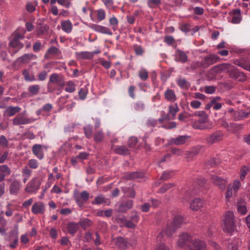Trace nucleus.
Returning a JSON list of instances; mask_svg holds the SVG:
<instances>
[{"mask_svg":"<svg viewBox=\"0 0 250 250\" xmlns=\"http://www.w3.org/2000/svg\"><path fill=\"white\" fill-rule=\"evenodd\" d=\"M26 32V31L24 28H18L12 35L9 45L13 48H17V50L12 52L11 55H14L23 47L24 44L20 42V40L24 39Z\"/></svg>","mask_w":250,"mask_h":250,"instance_id":"nucleus-1","label":"nucleus"},{"mask_svg":"<svg viewBox=\"0 0 250 250\" xmlns=\"http://www.w3.org/2000/svg\"><path fill=\"white\" fill-rule=\"evenodd\" d=\"M184 223L183 217L181 215L175 216L170 224H168L165 229L159 233L158 239H160L165 234L168 237L171 236L177 229L180 228Z\"/></svg>","mask_w":250,"mask_h":250,"instance_id":"nucleus-2","label":"nucleus"},{"mask_svg":"<svg viewBox=\"0 0 250 250\" xmlns=\"http://www.w3.org/2000/svg\"><path fill=\"white\" fill-rule=\"evenodd\" d=\"M222 228L224 231L231 233L235 229L234 215L232 211H228L222 216Z\"/></svg>","mask_w":250,"mask_h":250,"instance_id":"nucleus-3","label":"nucleus"},{"mask_svg":"<svg viewBox=\"0 0 250 250\" xmlns=\"http://www.w3.org/2000/svg\"><path fill=\"white\" fill-rule=\"evenodd\" d=\"M219 59V57L217 55L210 54L206 56L201 62H193L191 65V68L195 69L201 66H202L203 68H207L209 66L218 62Z\"/></svg>","mask_w":250,"mask_h":250,"instance_id":"nucleus-4","label":"nucleus"},{"mask_svg":"<svg viewBox=\"0 0 250 250\" xmlns=\"http://www.w3.org/2000/svg\"><path fill=\"white\" fill-rule=\"evenodd\" d=\"M192 242V237L189 234L183 233L179 235L177 245L178 247L183 248L185 250L186 248L190 246Z\"/></svg>","mask_w":250,"mask_h":250,"instance_id":"nucleus-5","label":"nucleus"},{"mask_svg":"<svg viewBox=\"0 0 250 250\" xmlns=\"http://www.w3.org/2000/svg\"><path fill=\"white\" fill-rule=\"evenodd\" d=\"M227 73L230 78L239 82H244L247 79L246 75L244 73L238 71L231 65Z\"/></svg>","mask_w":250,"mask_h":250,"instance_id":"nucleus-6","label":"nucleus"},{"mask_svg":"<svg viewBox=\"0 0 250 250\" xmlns=\"http://www.w3.org/2000/svg\"><path fill=\"white\" fill-rule=\"evenodd\" d=\"M10 183L9 193L11 195L17 196L21 188V182L17 179L10 178L8 180Z\"/></svg>","mask_w":250,"mask_h":250,"instance_id":"nucleus-7","label":"nucleus"},{"mask_svg":"<svg viewBox=\"0 0 250 250\" xmlns=\"http://www.w3.org/2000/svg\"><path fill=\"white\" fill-rule=\"evenodd\" d=\"M224 134L220 130H216L210 135L206 139V143L209 145L217 143L221 141L223 138Z\"/></svg>","mask_w":250,"mask_h":250,"instance_id":"nucleus-8","label":"nucleus"},{"mask_svg":"<svg viewBox=\"0 0 250 250\" xmlns=\"http://www.w3.org/2000/svg\"><path fill=\"white\" fill-rule=\"evenodd\" d=\"M36 120L33 118H28L22 114H19L13 119V124L14 125H27L33 123Z\"/></svg>","mask_w":250,"mask_h":250,"instance_id":"nucleus-9","label":"nucleus"},{"mask_svg":"<svg viewBox=\"0 0 250 250\" xmlns=\"http://www.w3.org/2000/svg\"><path fill=\"white\" fill-rule=\"evenodd\" d=\"M8 241L10 242L9 247L12 249L15 248L19 242L18 225L14 226V229L9 233Z\"/></svg>","mask_w":250,"mask_h":250,"instance_id":"nucleus-10","label":"nucleus"},{"mask_svg":"<svg viewBox=\"0 0 250 250\" xmlns=\"http://www.w3.org/2000/svg\"><path fill=\"white\" fill-rule=\"evenodd\" d=\"M89 197V194L86 190L83 191L81 193H75L74 198L76 204L79 207H82L83 206Z\"/></svg>","mask_w":250,"mask_h":250,"instance_id":"nucleus-11","label":"nucleus"},{"mask_svg":"<svg viewBox=\"0 0 250 250\" xmlns=\"http://www.w3.org/2000/svg\"><path fill=\"white\" fill-rule=\"evenodd\" d=\"M41 184V182L37 178H33L27 184L25 190L28 193L35 192L40 188Z\"/></svg>","mask_w":250,"mask_h":250,"instance_id":"nucleus-12","label":"nucleus"},{"mask_svg":"<svg viewBox=\"0 0 250 250\" xmlns=\"http://www.w3.org/2000/svg\"><path fill=\"white\" fill-rule=\"evenodd\" d=\"M48 82L49 83H56L59 86H62L65 83L64 77L62 74L54 73L50 75Z\"/></svg>","mask_w":250,"mask_h":250,"instance_id":"nucleus-13","label":"nucleus"},{"mask_svg":"<svg viewBox=\"0 0 250 250\" xmlns=\"http://www.w3.org/2000/svg\"><path fill=\"white\" fill-rule=\"evenodd\" d=\"M207 245L202 240L196 239L192 241L189 247L186 248L185 250H206Z\"/></svg>","mask_w":250,"mask_h":250,"instance_id":"nucleus-14","label":"nucleus"},{"mask_svg":"<svg viewBox=\"0 0 250 250\" xmlns=\"http://www.w3.org/2000/svg\"><path fill=\"white\" fill-rule=\"evenodd\" d=\"M50 55L55 56L58 59H61L62 57L61 50L54 46H51L47 49L44 57L46 59H50Z\"/></svg>","mask_w":250,"mask_h":250,"instance_id":"nucleus-15","label":"nucleus"},{"mask_svg":"<svg viewBox=\"0 0 250 250\" xmlns=\"http://www.w3.org/2000/svg\"><path fill=\"white\" fill-rule=\"evenodd\" d=\"M211 182L218 186L222 190H224L227 185V181L225 179L216 175H212L210 177Z\"/></svg>","mask_w":250,"mask_h":250,"instance_id":"nucleus-16","label":"nucleus"},{"mask_svg":"<svg viewBox=\"0 0 250 250\" xmlns=\"http://www.w3.org/2000/svg\"><path fill=\"white\" fill-rule=\"evenodd\" d=\"M118 207L116 211L119 213H124L132 208L133 206V201L127 200L125 202L118 203L116 204Z\"/></svg>","mask_w":250,"mask_h":250,"instance_id":"nucleus-17","label":"nucleus"},{"mask_svg":"<svg viewBox=\"0 0 250 250\" xmlns=\"http://www.w3.org/2000/svg\"><path fill=\"white\" fill-rule=\"evenodd\" d=\"M174 60L176 62L186 63L188 61V57L185 52L177 48L175 52Z\"/></svg>","mask_w":250,"mask_h":250,"instance_id":"nucleus-18","label":"nucleus"},{"mask_svg":"<svg viewBox=\"0 0 250 250\" xmlns=\"http://www.w3.org/2000/svg\"><path fill=\"white\" fill-rule=\"evenodd\" d=\"M43 148L45 149L47 147L39 144H35L32 146V152L38 159L42 160L44 157Z\"/></svg>","mask_w":250,"mask_h":250,"instance_id":"nucleus-19","label":"nucleus"},{"mask_svg":"<svg viewBox=\"0 0 250 250\" xmlns=\"http://www.w3.org/2000/svg\"><path fill=\"white\" fill-rule=\"evenodd\" d=\"M190 138L188 135H181L177 137L171 138L170 143L171 144L176 146H181L185 144Z\"/></svg>","mask_w":250,"mask_h":250,"instance_id":"nucleus-20","label":"nucleus"},{"mask_svg":"<svg viewBox=\"0 0 250 250\" xmlns=\"http://www.w3.org/2000/svg\"><path fill=\"white\" fill-rule=\"evenodd\" d=\"M89 27L90 28H91L96 32H100L104 34H107L108 35H112V32L107 27L96 24H91L89 26Z\"/></svg>","mask_w":250,"mask_h":250,"instance_id":"nucleus-21","label":"nucleus"},{"mask_svg":"<svg viewBox=\"0 0 250 250\" xmlns=\"http://www.w3.org/2000/svg\"><path fill=\"white\" fill-rule=\"evenodd\" d=\"M231 67V65L228 63L219 64L214 66L211 69L212 72L214 73H220L222 72H227Z\"/></svg>","mask_w":250,"mask_h":250,"instance_id":"nucleus-22","label":"nucleus"},{"mask_svg":"<svg viewBox=\"0 0 250 250\" xmlns=\"http://www.w3.org/2000/svg\"><path fill=\"white\" fill-rule=\"evenodd\" d=\"M31 210L35 214H43L45 211V207L43 203L42 202L34 203L32 206Z\"/></svg>","mask_w":250,"mask_h":250,"instance_id":"nucleus-23","label":"nucleus"},{"mask_svg":"<svg viewBox=\"0 0 250 250\" xmlns=\"http://www.w3.org/2000/svg\"><path fill=\"white\" fill-rule=\"evenodd\" d=\"M235 65H238L244 69L250 71V61L241 58L240 59L236 60L234 61Z\"/></svg>","mask_w":250,"mask_h":250,"instance_id":"nucleus-24","label":"nucleus"},{"mask_svg":"<svg viewBox=\"0 0 250 250\" xmlns=\"http://www.w3.org/2000/svg\"><path fill=\"white\" fill-rule=\"evenodd\" d=\"M11 173L10 167L6 165H0V183L3 181L5 177Z\"/></svg>","mask_w":250,"mask_h":250,"instance_id":"nucleus-25","label":"nucleus"},{"mask_svg":"<svg viewBox=\"0 0 250 250\" xmlns=\"http://www.w3.org/2000/svg\"><path fill=\"white\" fill-rule=\"evenodd\" d=\"M113 151L115 153L122 155H127L130 154V150L125 146H115L113 147Z\"/></svg>","mask_w":250,"mask_h":250,"instance_id":"nucleus-26","label":"nucleus"},{"mask_svg":"<svg viewBox=\"0 0 250 250\" xmlns=\"http://www.w3.org/2000/svg\"><path fill=\"white\" fill-rule=\"evenodd\" d=\"M165 99L168 102L173 103L177 100L175 91L170 88H167L164 93Z\"/></svg>","mask_w":250,"mask_h":250,"instance_id":"nucleus-27","label":"nucleus"},{"mask_svg":"<svg viewBox=\"0 0 250 250\" xmlns=\"http://www.w3.org/2000/svg\"><path fill=\"white\" fill-rule=\"evenodd\" d=\"M203 206V201L199 198H195L189 203V208L193 211L199 210Z\"/></svg>","mask_w":250,"mask_h":250,"instance_id":"nucleus-28","label":"nucleus"},{"mask_svg":"<svg viewBox=\"0 0 250 250\" xmlns=\"http://www.w3.org/2000/svg\"><path fill=\"white\" fill-rule=\"evenodd\" d=\"M144 176V173L139 171H134L132 172H126L125 173L124 178L127 180H134L139 178H142Z\"/></svg>","mask_w":250,"mask_h":250,"instance_id":"nucleus-29","label":"nucleus"},{"mask_svg":"<svg viewBox=\"0 0 250 250\" xmlns=\"http://www.w3.org/2000/svg\"><path fill=\"white\" fill-rule=\"evenodd\" d=\"M91 203L94 205H101L103 204H106L107 205H109L110 204V201L109 199L106 198L103 195L100 194L96 196Z\"/></svg>","mask_w":250,"mask_h":250,"instance_id":"nucleus-30","label":"nucleus"},{"mask_svg":"<svg viewBox=\"0 0 250 250\" xmlns=\"http://www.w3.org/2000/svg\"><path fill=\"white\" fill-rule=\"evenodd\" d=\"M62 29L67 33H70L72 30L73 25L70 20L62 21L61 22Z\"/></svg>","mask_w":250,"mask_h":250,"instance_id":"nucleus-31","label":"nucleus"},{"mask_svg":"<svg viewBox=\"0 0 250 250\" xmlns=\"http://www.w3.org/2000/svg\"><path fill=\"white\" fill-rule=\"evenodd\" d=\"M66 229L68 233L74 235L79 229V224L74 222H69L67 225Z\"/></svg>","mask_w":250,"mask_h":250,"instance_id":"nucleus-32","label":"nucleus"},{"mask_svg":"<svg viewBox=\"0 0 250 250\" xmlns=\"http://www.w3.org/2000/svg\"><path fill=\"white\" fill-rule=\"evenodd\" d=\"M37 56L33 54H25L17 59L18 62L21 63H26L32 59H36Z\"/></svg>","mask_w":250,"mask_h":250,"instance_id":"nucleus-33","label":"nucleus"},{"mask_svg":"<svg viewBox=\"0 0 250 250\" xmlns=\"http://www.w3.org/2000/svg\"><path fill=\"white\" fill-rule=\"evenodd\" d=\"M76 56L77 59H88L90 60L93 58V54L91 52L82 51L80 52H76Z\"/></svg>","mask_w":250,"mask_h":250,"instance_id":"nucleus-34","label":"nucleus"},{"mask_svg":"<svg viewBox=\"0 0 250 250\" xmlns=\"http://www.w3.org/2000/svg\"><path fill=\"white\" fill-rule=\"evenodd\" d=\"M21 108L19 106H8L5 110V113L9 117H11L20 111Z\"/></svg>","mask_w":250,"mask_h":250,"instance_id":"nucleus-35","label":"nucleus"},{"mask_svg":"<svg viewBox=\"0 0 250 250\" xmlns=\"http://www.w3.org/2000/svg\"><path fill=\"white\" fill-rule=\"evenodd\" d=\"M250 116V111L246 112L245 111L241 110L238 113H235L234 116V120L235 121H240L245 118H247Z\"/></svg>","mask_w":250,"mask_h":250,"instance_id":"nucleus-36","label":"nucleus"},{"mask_svg":"<svg viewBox=\"0 0 250 250\" xmlns=\"http://www.w3.org/2000/svg\"><path fill=\"white\" fill-rule=\"evenodd\" d=\"M40 88L41 87L39 84H34L30 85L28 87V90L30 96L33 97L34 96L38 95L39 92Z\"/></svg>","mask_w":250,"mask_h":250,"instance_id":"nucleus-37","label":"nucleus"},{"mask_svg":"<svg viewBox=\"0 0 250 250\" xmlns=\"http://www.w3.org/2000/svg\"><path fill=\"white\" fill-rule=\"evenodd\" d=\"M133 108L137 111H143L145 109L146 105L142 101H137L134 103Z\"/></svg>","mask_w":250,"mask_h":250,"instance_id":"nucleus-38","label":"nucleus"},{"mask_svg":"<svg viewBox=\"0 0 250 250\" xmlns=\"http://www.w3.org/2000/svg\"><path fill=\"white\" fill-rule=\"evenodd\" d=\"M177 84L182 89L188 88L190 86L189 83L185 78H179L176 80Z\"/></svg>","mask_w":250,"mask_h":250,"instance_id":"nucleus-39","label":"nucleus"},{"mask_svg":"<svg viewBox=\"0 0 250 250\" xmlns=\"http://www.w3.org/2000/svg\"><path fill=\"white\" fill-rule=\"evenodd\" d=\"M116 244L121 249H125L127 247V241L123 237H118L116 239Z\"/></svg>","mask_w":250,"mask_h":250,"instance_id":"nucleus-40","label":"nucleus"},{"mask_svg":"<svg viewBox=\"0 0 250 250\" xmlns=\"http://www.w3.org/2000/svg\"><path fill=\"white\" fill-rule=\"evenodd\" d=\"M79 226L80 225L83 229H86L92 225L91 221L88 219L85 218L81 220L79 222Z\"/></svg>","mask_w":250,"mask_h":250,"instance_id":"nucleus-41","label":"nucleus"},{"mask_svg":"<svg viewBox=\"0 0 250 250\" xmlns=\"http://www.w3.org/2000/svg\"><path fill=\"white\" fill-rule=\"evenodd\" d=\"M201 148L199 146L194 147L192 150L187 153L188 158H193L200 152Z\"/></svg>","mask_w":250,"mask_h":250,"instance_id":"nucleus-42","label":"nucleus"},{"mask_svg":"<svg viewBox=\"0 0 250 250\" xmlns=\"http://www.w3.org/2000/svg\"><path fill=\"white\" fill-rule=\"evenodd\" d=\"M168 108V114L171 115V119L174 120L176 113L179 110V108L177 104H175L174 106L170 105L169 106Z\"/></svg>","mask_w":250,"mask_h":250,"instance_id":"nucleus-43","label":"nucleus"},{"mask_svg":"<svg viewBox=\"0 0 250 250\" xmlns=\"http://www.w3.org/2000/svg\"><path fill=\"white\" fill-rule=\"evenodd\" d=\"M250 171V166H244L242 167L240 169V178L242 181H243L245 178L246 175L248 174V173Z\"/></svg>","mask_w":250,"mask_h":250,"instance_id":"nucleus-44","label":"nucleus"},{"mask_svg":"<svg viewBox=\"0 0 250 250\" xmlns=\"http://www.w3.org/2000/svg\"><path fill=\"white\" fill-rule=\"evenodd\" d=\"M75 84L72 81H68L66 83L65 91L69 93H73L75 91Z\"/></svg>","mask_w":250,"mask_h":250,"instance_id":"nucleus-45","label":"nucleus"},{"mask_svg":"<svg viewBox=\"0 0 250 250\" xmlns=\"http://www.w3.org/2000/svg\"><path fill=\"white\" fill-rule=\"evenodd\" d=\"M22 75L24 76V80L26 81L33 82L36 81L37 79L34 75H30L28 71L24 69L22 71Z\"/></svg>","mask_w":250,"mask_h":250,"instance_id":"nucleus-46","label":"nucleus"},{"mask_svg":"<svg viewBox=\"0 0 250 250\" xmlns=\"http://www.w3.org/2000/svg\"><path fill=\"white\" fill-rule=\"evenodd\" d=\"M138 76L141 80L145 81L148 78V73L145 68H142L138 72Z\"/></svg>","mask_w":250,"mask_h":250,"instance_id":"nucleus-47","label":"nucleus"},{"mask_svg":"<svg viewBox=\"0 0 250 250\" xmlns=\"http://www.w3.org/2000/svg\"><path fill=\"white\" fill-rule=\"evenodd\" d=\"M84 133L87 138L91 137L93 133V127L90 125H88L83 127Z\"/></svg>","mask_w":250,"mask_h":250,"instance_id":"nucleus-48","label":"nucleus"},{"mask_svg":"<svg viewBox=\"0 0 250 250\" xmlns=\"http://www.w3.org/2000/svg\"><path fill=\"white\" fill-rule=\"evenodd\" d=\"M175 186V184L172 183H166L163 185L159 189V192L161 193H164L168 189Z\"/></svg>","mask_w":250,"mask_h":250,"instance_id":"nucleus-49","label":"nucleus"},{"mask_svg":"<svg viewBox=\"0 0 250 250\" xmlns=\"http://www.w3.org/2000/svg\"><path fill=\"white\" fill-rule=\"evenodd\" d=\"M53 108L52 105L50 103H47L45 104L42 108V110L43 116L49 115V113Z\"/></svg>","mask_w":250,"mask_h":250,"instance_id":"nucleus-50","label":"nucleus"},{"mask_svg":"<svg viewBox=\"0 0 250 250\" xmlns=\"http://www.w3.org/2000/svg\"><path fill=\"white\" fill-rule=\"evenodd\" d=\"M104 138V134L102 130L96 132L94 134V140L96 142H101Z\"/></svg>","mask_w":250,"mask_h":250,"instance_id":"nucleus-51","label":"nucleus"},{"mask_svg":"<svg viewBox=\"0 0 250 250\" xmlns=\"http://www.w3.org/2000/svg\"><path fill=\"white\" fill-rule=\"evenodd\" d=\"M49 29V27L48 25L46 24L43 25L37 30V34L40 36L45 35L47 33Z\"/></svg>","mask_w":250,"mask_h":250,"instance_id":"nucleus-52","label":"nucleus"},{"mask_svg":"<svg viewBox=\"0 0 250 250\" xmlns=\"http://www.w3.org/2000/svg\"><path fill=\"white\" fill-rule=\"evenodd\" d=\"M102 1L109 10H114L116 8V6L114 5L113 0H102Z\"/></svg>","mask_w":250,"mask_h":250,"instance_id":"nucleus-53","label":"nucleus"},{"mask_svg":"<svg viewBox=\"0 0 250 250\" xmlns=\"http://www.w3.org/2000/svg\"><path fill=\"white\" fill-rule=\"evenodd\" d=\"M220 85L223 88L226 90H230L234 87L233 83L230 81L221 82Z\"/></svg>","mask_w":250,"mask_h":250,"instance_id":"nucleus-54","label":"nucleus"},{"mask_svg":"<svg viewBox=\"0 0 250 250\" xmlns=\"http://www.w3.org/2000/svg\"><path fill=\"white\" fill-rule=\"evenodd\" d=\"M173 174V171H165L161 175L160 179L163 180H167L172 177Z\"/></svg>","mask_w":250,"mask_h":250,"instance_id":"nucleus-55","label":"nucleus"},{"mask_svg":"<svg viewBox=\"0 0 250 250\" xmlns=\"http://www.w3.org/2000/svg\"><path fill=\"white\" fill-rule=\"evenodd\" d=\"M138 142L137 138L131 137L129 138L128 142V146L130 148H134L136 146Z\"/></svg>","mask_w":250,"mask_h":250,"instance_id":"nucleus-56","label":"nucleus"},{"mask_svg":"<svg viewBox=\"0 0 250 250\" xmlns=\"http://www.w3.org/2000/svg\"><path fill=\"white\" fill-rule=\"evenodd\" d=\"M161 4V0H148L147 1V5L151 8H154Z\"/></svg>","mask_w":250,"mask_h":250,"instance_id":"nucleus-57","label":"nucleus"},{"mask_svg":"<svg viewBox=\"0 0 250 250\" xmlns=\"http://www.w3.org/2000/svg\"><path fill=\"white\" fill-rule=\"evenodd\" d=\"M96 12L99 21H103L105 18V12L103 9H99L97 10Z\"/></svg>","mask_w":250,"mask_h":250,"instance_id":"nucleus-58","label":"nucleus"},{"mask_svg":"<svg viewBox=\"0 0 250 250\" xmlns=\"http://www.w3.org/2000/svg\"><path fill=\"white\" fill-rule=\"evenodd\" d=\"M88 92L87 89L85 87L82 88L79 91V95L80 99L83 100H84L87 96Z\"/></svg>","mask_w":250,"mask_h":250,"instance_id":"nucleus-59","label":"nucleus"},{"mask_svg":"<svg viewBox=\"0 0 250 250\" xmlns=\"http://www.w3.org/2000/svg\"><path fill=\"white\" fill-rule=\"evenodd\" d=\"M133 49L135 54L138 56L142 55L144 52V50L140 45L135 44L133 46Z\"/></svg>","mask_w":250,"mask_h":250,"instance_id":"nucleus-60","label":"nucleus"},{"mask_svg":"<svg viewBox=\"0 0 250 250\" xmlns=\"http://www.w3.org/2000/svg\"><path fill=\"white\" fill-rule=\"evenodd\" d=\"M28 167L32 169H36L39 166L38 161L36 159H30L28 163Z\"/></svg>","mask_w":250,"mask_h":250,"instance_id":"nucleus-61","label":"nucleus"},{"mask_svg":"<svg viewBox=\"0 0 250 250\" xmlns=\"http://www.w3.org/2000/svg\"><path fill=\"white\" fill-rule=\"evenodd\" d=\"M36 4L32 2H28L26 5V10L30 13H32L36 10Z\"/></svg>","mask_w":250,"mask_h":250,"instance_id":"nucleus-62","label":"nucleus"},{"mask_svg":"<svg viewBox=\"0 0 250 250\" xmlns=\"http://www.w3.org/2000/svg\"><path fill=\"white\" fill-rule=\"evenodd\" d=\"M239 245L237 241L229 243L228 246V250H238Z\"/></svg>","mask_w":250,"mask_h":250,"instance_id":"nucleus-63","label":"nucleus"},{"mask_svg":"<svg viewBox=\"0 0 250 250\" xmlns=\"http://www.w3.org/2000/svg\"><path fill=\"white\" fill-rule=\"evenodd\" d=\"M191 25L189 23H184L181 25L180 27V29L185 32V33H187L191 30Z\"/></svg>","mask_w":250,"mask_h":250,"instance_id":"nucleus-64","label":"nucleus"}]
</instances>
